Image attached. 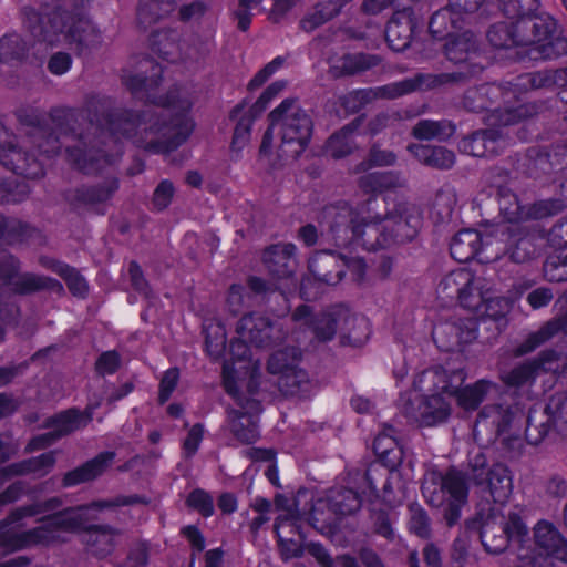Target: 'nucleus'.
Returning a JSON list of instances; mask_svg holds the SVG:
<instances>
[{
    "label": "nucleus",
    "mask_w": 567,
    "mask_h": 567,
    "mask_svg": "<svg viewBox=\"0 0 567 567\" xmlns=\"http://www.w3.org/2000/svg\"><path fill=\"white\" fill-rule=\"evenodd\" d=\"M218 506L224 513L229 514L236 509L237 501L234 495L224 494L219 497Z\"/></svg>",
    "instance_id": "052dcab7"
},
{
    "label": "nucleus",
    "mask_w": 567,
    "mask_h": 567,
    "mask_svg": "<svg viewBox=\"0 0 567 567\" xmlns=\"http://www.w3.org/2000/svg\"><path fill=\"white\" fill-rule=\"evenodd\" d=\"M18 43V38L4 37L0 40V59L3 61L11 60V49Z\"/></svg>",
    "instance_id": "6e6d98bb"
},
{
    "label": "nucleus",
    "mask_w": 567,
    "mask_h": 567,
    "mask_svg": "<svg viewBox=\"0 0 567 567\" xmlns=\"http://www.w3.org/2000/svg\"><path fill=\"white\" fill-rule=\"evenodd\" d=\"M112 458L113 453H103L99 455L82 467L70 472L64 478L65 484L75 485L95 478L109 466Z\"/></svg>",
    "instance_id": "393cba45"
},
{
    "label": "nucleus",
    "mask_w": 567,
    "mask_h": 567,
    "mask_svg": "<svg viewBox=\"0 0 567 567\" xmlns=\"http://www.w3.org/2000/svg\"><path fill=\"white\" fill-rule=\"evenodd\" d=\"M553 298L551 292L546 288L536 289L528 295V302L535 309L547 305Z\"/></svg>",
    "instance_id": "3c124183"
},
{
    "label": "nucleus",
    "mask_w": 567,
    "mask_h": 567,
    "mask_svg": "<svg viewBox=\"0 0 567 567\" xmlns=\"http://www.w3.org/2000/svg\"><path fill=\"white\" fill-rule=\"evenodd\" d=\"M473 478L477 484L486 483V487L495 503L507 501L513 489L509 471L502 464L495 465L486 472L483 467L473 468Z\"/></svg>",
    "instance_id": "2eb2a0df"
},
{
    "label": "nucleus",
    "mask_w": 567,
    "mask_h": 567,
    "mask_svg": "<svg viewBox=\"0 0 567 567\" xmlns=\"http://www.w3.org/2000/svg\"><path fill=\"white\" fill-rule=\"evenodd\" d=\"M284 60L281 58H276L271 62H269L262 70H260L249 82L248 89L254 91L261 86L268 78H270L274 73H276L280 66L282 65Z\"/></svg>",
    "instance_id": "ea45409f"
},
{
    "label": "nucleus",
    "mask_w": 567,
    "mask_h": 567,
    "mask_svg": "<svg viewBox=\"0 0 567 567\" xmlns=\"http://www.w3.org/2000/svg\"><path fill=\"white\" fill-rule=\"evenodd\" d=\"M423 494L432 506L443 509L447 524L453 525L460 518L461 508L466 503L467 483L461 472L451 470L443 477L439 489L425 484Z\"/></svg>",
    "instance_id": "6e6552de"
},
{
    "label": "nucleus",
    "mask_w": 567,
    "mask_h": 567,
    "mask_svg": "<svg viewBox=\"0 0 567 567\" xmlns=\"http://www.w3.org/2000/svg\"><path fill=\"white\" fill-rule=\"evenodd\" d=\"M206 350L210 357L218 358L225 350V329L219 323L205 326Z\"/></svg>",
    "instance_id": "72a5a7b5"
},
{
    "label": "nucleus",
    "mask_w": 567,
    "mask_h": 567,
    "mask_svg": "<svg viewBox=\"0 0 567 567\" xmlns=\"http://www.w3.org/2000/svg\"><path fill=\"white\" fill-rule=\"evenodd\" d=\"M439 292L446 298H457L462 307L473 311L478 317L498 320L511 309L505 298H491L483 291L482 279L475 278L466 268L450 272L439 285Z\"/></svg>",
    "instance_id": "20e7f679"
},
{
    "label": "nucleus",
    "mask_w": 567,
    "mask_h": 567,
    "mask_svg": "<svg viewBox=\"0 0 567 567\" xmlns=\"http://www.w3.org/2000/svg\"><path fill=\"white\" fill-rule=\"evenodd\" d=\"M310 134V117L293 102L284 101L270 114V125L262 137L260 154L268 155L278 146L280 155L298 156L305 150Z\"/></svg>",
    "instance_id": "7ed1b4c3"
},
{
    "label": "nucleus",
    "mask_w": 567,
    "mask_h": 567,
    "mask_svg": "<svg viewBox=\"0 0 567 567\" xmlns=\"http://www.w3.org/2000/svg\"><path fill=\"white\" fill-rule=\"evenodd\" d=\"M555 425L558 431L567 435V398L559 406L558 415L555 420Z\"/></svg>",
    "instance_id": "bf43d9fd"
},
{
    "label": "nucleus",
    "mask_w": 567,
    "mask_h": 567,
    "mask_svg": "<svg viewBox=\"0 0 567 567\" xmlns=\"http://www.w3.org/2000/svg\"><path fill=\"white\" fill-rule=\"evenodd\" d=\"M189 507L197 509L204 516H210L214 511L212 497L204 491H194L187 498Z\"/></svg>",
    "instance_id": "4c0bfd02"
},
{
    "label": "nucleus",
    "mask_w": 567,
    "mask_h": 567,
    "mask_svg": "<svg viewBox=\"0 0 567 567\" xmlns=\"http://www.w3.org/2000/svg\"><path fill=\"white\" fill-rule=\"evenodd\" d=\"M520 25L534 28V38L518 42L506 24H498L489 30L488 40L496 48L526 47L523 52L530 60L553 59L567 52V40L550 32L553 21L528 18L522 20Z\"/></svg>",
    "instance_id": "423d86ee"
},
{
    "label": "nucleus",
    "mask_w": 567,
    "mask_h": 567,
    "mask_svg": "<svg viewBox=\"0 0 567 567\" xmlns=\"http://www.w3.org/2000/svg\"><path fill=\"white\" fill-rule=\"evenodd\" d=\"M276 533L279 539V546L281 549V554L285 559H289L292 557H297L301 555L302 551V544H301V536L299 535L298 539L295 538H286L284 536L285 529L289 528L290 532L297 530V522L293 514L290 515H280L277 518L276 523Z\"/></svg>",
    "instance_id": "b1692460"
},
{
    "label": "nucleus",
    "mask_w": 567,
    "mask_h": 567,
    "mask_svg": "<svg viewBox=\"0 0 567 567\" xmlns=\"http://www.w3.org/2000/svg\"><path fill=\"white\" fill-rule=\"evenodd\" d=\"M328 215L331 217L338 218V221L332 227V230L337 233V237H340L339 233H344L346 235L348 233H351V227L349 228L348 226H346L344 228H342L343 225L348 220L351 221V217H353V213L350 208L343 206L338 212H337V209L332 208V209H329Z\"/></svg>",
    "instance_id": "37998d69"
},
{
    "label": "nucleus",
    "mask_w": 567,
    "mask_h": 567,
    "mask_svg": "<svg viewBox=\"0 0 567 567\" xmlns=\"http://www.w3.org/2000/svg\"><path fill=\"white\" fill-rule=\"evenodd\" d=\"M223 553L219 549H213L206 554V567H220Z\"/></svg>",
    "instance_id": "0e129e2a"
},
{
    "label": "nucleus",
    "mask_w": 567,
    "mask_h": 567,
    "mask_svg": "<svg viewBox=\"0 0 567 567\" xmlns=\"http://www.w3.org/2000/svg\"><path fill=\"white\" fill-rule=\"evenodd\" d=\"M336 319H333L331 315H327L318 320L315 327V333L321 340H330L336 333Z\"/></svg>",
    "instance_id": "c03bdc74"
},
{
    "label": "nucleus",
    "mask_w": 567,
    "mask_h": 567,
    "mask_svg": "<svg viewBox=\"0 0 567 567\" xmlns=\"http://www.w3.org/2000/svg\"><path fill=\"white\" fill-rule=\"evenodd\" d=\"M285 86V82L277 81L267 87L254 106L247 109L246 103H243L234 109L231 117L237 121V124L231 141L233 152L240 153L249 144L255 116L261 113Z\"/></svg>",
    "instance_id": "9d476101"
},
{
    "label": "nucleus",
    "mask_w": 567,
    "mask_h": 567,
    "mask_svg": "<svg viewBox=\"0 0 567 567\" xmlns=\"http://www.w3.org/2000/svg\"><path fill=\"white\" fill-rule=\"evenodd\" d=\"M300 237L307 245H312L317 240V230L313 226H305L300 231Z\"/></svg>",
    "instance_id": "69168bd1"
},
{
    "label": "nucleus",
    "mask_w": 567,
    "mask_h": 567,
    "mask_svg": "<svg viewBox=\"0 0 567 567\" xmlns=\"http://www.w3.org/2000/svg\"><path fill=\"white\" fill-rule=\"evenodd\" d=\"M394 161H395V156L393 153L386 152V151L373 150L371 152V159H370L371 163L369 164V167H371L372 165H374V166L391 165L394 163Z\"/></svg>",
    "instance_id": "603ef678"
},
{
    "label": "nucleus",
    "mask_w": 567,
    "mask_h": 567,
    "mask_svg": "<svg viewBox=\"0 0 567 567\" xmlns=\"http://www.w3.org/2000/svg\"><path fill=\"white\" fill-rule=\"evenodd\" d=\"M105 503H95L90 506L72 508L48 517L42 525L31 532L23 534H12L10 540L6 543L12 550L20 549L35 544H50L55 540H64L63 534L78 530L90 529L93 527L89 520L96 519V513L101 511Z\"/></svg>",
    "instance_id": "39448f33"
},
{
    "label": "nucleus",
    "mask_w": 567,
    "mask_h": 567,
    "mask_svg": "<svg viewBox=\"0 0 567 567\" xmlns=\"http://www.w3.org/2000/svg\"><path fill=\"white\" fill-rule=\"evenodd\" d=\"M128 85L138 99H145L167 111H175L177 116L188 111L192 105V101L178 89L168 92L165 97L159 95L162 87L155 79H132Z\"/></svg>",
    "instance_id": "f8f14e48"
},
{
    "label": "nucleus",
    "mask_w": 567,
    "mask_h": 567,
    "mask_svg": "<svg viewBox=\"0 0 567 567\" xmlns=\"http://www.w3.org/2000/svg\"><path fill=\"white\" fill-rule=\"evenodd\" d=\"M329 503L336 513L350 514L361 506L362 499L359 493L352 488L342 492L333 489L329 496Z\"/></svg>",
    "instance_id": "c756f323"
},
{
    "label": "nucleus",
    "mask_w": 567,
    "mask_h": 567,
    "mask_svg": "<svg viewBox=\"0 0 567 567\" xmlns=\"http://www.w3.org/2000/svg\"><path fill=\"white\" fill-rule=\"evenodd\" d=\"M202 437H203L202 426H199V425L193 426L189 430L188 435L184 441V444H183L184 452L188 455L194 454L196 452V450L198 449Z\"/></svg>",
    "instance_id": "de8ad7c7"
},
{
    "label": "nucleus",
    "mask_w": 567,
    "mask_h": 567,
    "mask_svg": "<svg viewBox=\"0 0 567 567\" xmlns=\"http://www.w3.org/2000/svg\"><path fill=\"white\" fill-rule=\"evenodd\" d=\"M417 226V217L403 218L400 216L396 218L394 216H388L383 220L382 225H378L375 221L365 223L364 218H359V215L357 214L351 217L352 243H361V245L368 250H374L389 243V239L384 234H382V239H380L379 236L390 227H395V237L403 239L412 237Z\"/></svg>",
    "instance_id": "0eeeda50"
},
{
    "label": "nucleus",
    "mask_w": 567,
    "mask_h": 567,
    "mask_svg": "<svg viewBox=\"0 0 567 567\" xmlns=\"http://www.w3.org/2000/svg\"><path fill=\"white\" fill-rule=\"evenodd\" d=\"M465 373L461 368L429 369L412 381V389L400 394V408L422 425H435L450 414L447 398L455 395L464 410H474L495 386L481 380L461 389Z\"/></svg>",
    "instance_id": "f257e3e1"
},
{
    "label": "nucleus",
    "mask_w": 567,
    "mask_h": 567,
    "mask_svg": "<svg viewBox=\"0 0 567 567\" xmlns=\"http://www.w3.org/2000/svg\"><path fill=\"white\" fill-rule=\"evenodd\" d=\"M395 185V178L390 173L372 172L365 175L361 181V186L365 192H382Z\"/></svg>",
    "instance_id": "f704fd0d"
},
{
    "label": "nucleus",
    "mask_w": 567,
    "mask_h": 567,
    "mask_svg": "<svg viewBox=\"0 0 567 567\" xmlns=\"http://www.w3.org/2000/svg\"><path fill=\"white\" fill-rule=\"evenodd\" d=\"M353 147V128L344 127L332 135L327 143L326 152L332 157H342L351 152Z\"/></svg>",
    "instance_id": "2f4dec72"
},
{
    "label": "nucleus",
    "mask_w": 567,
    "mask_h": 567,
    "mask_svg": "<svg viewBox=\"0 0 567 567\" xmlns=\"http://www.w3.org/2000/svg\"><path fill=\"white\" fill-rule=\"evenodd\" d=\"M503 145V137L491 130L474 133L471 137L462 140L460 150L468 155L482 157L496 154Z\"/></svg>",
    "instance_id": "f3484780"
},
{
    "label": "nucleus",
    "mask_w": 567,
    "mask_h": 567,
    "mask_svg": "<svg viewBox=\"0 0 567 567\" xmlns=\"http://www.w3.org/2000/svg\"><path fill=\"white\" fill-rule=\"evenodd\" d=\"M341 9V3L339 1H326L319 3L312 13L306 17L301 21V27L306 31H310L315 29L317 25L330 20L333 18Z\"/></svg>",
    "instance_id": "7c9ffc66"
},
{
    "label": "nucleus",
    "mask_w": 567,
    "mask_h": 567,
    "mask_svg": "<svg viewBox=\"0 0 567 567\" xmlns=\"http://www.w3.org/2000/svg\"><path fill=\"white\" fill-rule=\"evenodd\" d=\"M566 358L558 355L555 352L545 353L537 364H523L513 369L508 373H503V381L511 386H518L529 382L537 377L542 371L553 373H564Z\"/></svg>",
    "instance_id": "4468645a"
},
{
    "label": "nucleus",
    "mask_w": 567,
    "mask_h": 567,
    "mask_svg": "<svg viewBox=\"0 0 567 567\" xmlns=\"http://www.w3.org/2000/svg\"><path fill=\"white\" fill-rule=\"evenodd\" d=\"M120 364V359L116 352L107 351L99 358L96 369L100 373H113Z\"/></svg>",
    "instance_id": "a18cd8bd"
},
{
    "label": "nucleus",
    "mask_w": 567,
    "mask_h": 567,
    "mask_svg": "<svg viewBox=\"0 0 567 567\" xmlns=\"http://www.w3.org/2000/svg\"><path fill=\"white\" fill-rule=\"evenodd\" d=\"M310 551L322 565L330 567L329 555L322 546L318 544H310Z\"/></svg>",
    "instance_id": "e2e57ef3"
},
{
    "label": "nucleus",
    "mask_w": 567,
    "mask_h": 567,
    "mask_svg": "<svg viewBox=\"0 0 567 567\" xmlns=\"http://www.w3.org/2000/svg\"><path fill=\"white\" fill-rule=\"evenodd\" d=\"M545 276L550 281L567 280V247L559 255L549 257L544 265Z\"/></svg>",
    "instance_id": "473e14b6"
},
{
    "label": "nucleus",
    "mask_w": 567,
    "mask_h": 567,
    "mask_svg": "<svg viewBox=\"0 0 567 567\" xmlns=\"http://www.w3.org/2000/svg\"><path fill=\"white\" fill-rule=\"evenodd\" d=\"M424 558L430 566H436L440 560L439 550L432 545L426 546L424 548Z\"/></svg>",
    "instance_id": "338daca9"
},
{
    "label": "nucleus",
    "mask_w": 567,
    "mask_h": 567,
    "mask_svg": "<svg viewBox=\"0 0 567 567\" xmlns=\"http://www.w3.org/2000/svg\"><path fill=\"white\" fill-rule=\"evenodd\" d=\"M336 261H337V258L333 255L327 254V252H321V254L317 255L316 258L310 261L309 267L318 280L329 284V285H334L342 278L343 270L339 269L336 272V275H332L331 272L321 274V272L317 271L316 264L319 262L326 267V266H330L332 262H336Z\"/></svg>",
    "instance_id": "c9c22d12"
},
{
    "label": "nucleus",
    "mask_w": 567,
    "mask_h": 567,
    "mask_svg": "<svg viewBox=\"0 0 567 567\" xmlns=\"http://www.w3.org/2000/svg\"><path fill=\"white\" fill-rule=\"evenodd\" d=\"M373 450L386 467L394 468L401 462L402 451L393 436L392 427L385 429L375 437Z\"/></svg>",
    "instance_id": "5701e85b"
},
{
    "label": "nucleus",
    "mask_w": 567,
    "mask_h": 567,
    "mask_svg": "<svg viewBox=\"0 0 567 567\" xmlns=\"http://www.w3.org/2000/svg\"><path fill=\"white\" fill-rule=\"evenodd\" d=\"M274 327L261 316H245L237 326V338L230 343V358L223 368L226 391L237 394L238 382L254 378L259 363L252 359L251 346L259 348L266 344Z\"/></svg>",
    "instance_id": "f03ea898"
},
{
    "label": "nucleus",
    "mask_w": 567,
    "mask_h": 567,
    "mask_svg": "<svg viewBox=\"0 0 567 567\" xmlns=\"http://www.w3.org/2000/svg\"><path fill=\"white\" fill-rule=\"evenodd\" d=\"M65 40L72 45L75 44L80 53L86 48L96 45L100 42V34L86 19H78L68 27V32L64 35Z\"/></svg>",
    "instance_id": "4be33fe9"
},
{
    "label": "nucleus",
    "mask_w": 567,
    "mask_h": 567,
    "mask_svg": "<svg viewBox=\"0 0 567 567\" xmlns=\"http://www.w3.org/2000/svg\"><path fill=\"white\" fill-rule=\"evenodd\" d=\"M482 235L474 229L457 233L451 243V255L460 262H467L480 254Z\"/></svg>",
    "instance_id": "aec40b11"
},
{
    "label": "nucleus",
    "mask_w": 567,
    "mask_h": 567,
    "mask_svg": "<svg viewBox=\"0 0 567 567\" xmlns=\"http://www.w3.org/2000/svg\"><path fill=\"white\" fill-rule=\"evenodd\" d=\"M54 462L52 453H44L39 457L22 463L16 470L17 473H34L37 475H43L52 466Z\"/></svg>",
    "instance_id": "e433bc0d"
},
{
    "label": "nucleus",
    "mask_w": 567,
    "mask_h": 567,
    "mask_svg": "<svg viewBox=\"0 0 567 567\" xmlns=\"http://www.w3.org/2000/svg\"><path fill=\"white\" fill-rule=\"evenodd\" d=\"M179 373L176 369H169L165 372L159 384V400L162 403L168 400L172 392L174 391Z\"/></svg>",
    "instance_id": "79ce46f5"
},
{
    "label": "nucleus",
    "mask_w": 567,
    "mask_h": 567,
    "mask_svg": "<svg viewBox=\"0 0 567 567\" xmlns=\"http://www.w3.org/2000/svg\"><path fill=\"white\" fill-rule=\"evenodd\" d=\"M194 123L188 118H176L173 124H159L157 121L150 126H145V138L141 143L157 152H167L183 141L192 133Z\"/></svg>",
    "instance_id": "9b49d317"
},
{
    "label": "nucleus",
    "mask_w": 567,
    "mask_h": 567,
    "mask_svg": "<svg viewBox=\"0 0 567 567\" xmlns=\"http://www.w3.org/2000/svg\"><path fill=\"white\" fill-rule=\"evenodd\" d=\"M481 0H450L449 8L437 11L433 14L430 21V30L435 35H443L442 24L446 19H451L452 24H455V20L452 18L454 14H458L461 11L471 12L474 11Z\"/></svg>",
    "instance_id": "a878e982"
},
{
    "label": "nucleus",
    "mask_w": 567,
    "mask_h": 567,
    "mask_svg": "<svg viewBox=\"0 0 567 567\" xmlns=\"http://www.w3.org/2000/svg\"><path fill=\"white\" fill-rule=\"evenodd\" d=\"M474 49L473 34L468 32L461 35L450 34L445 45L446 56L456 63L467 60Z\"/></svg>",
    "instance_id": "c85d7f7f"
},
{
    "label": "nucleus",
    "mask_w": 567,
    "mask_h": 567,
    "mask_svg": "<svg viewBox=\"0 0 567 567\" xmlns=\"http://www.w3.org/2000/svg\"><path fill=\"white\" fill-rule=\"evenodd\" d=\"M204 6L199 2L185 6L181 9V17L183 20H189L195 17H199L204 12Z\"/></svg>",
    "instance_id": "4d7b16f0"
},
{
    "label": "nucleus",
    "mask_w": 567,
    "mask_h": 567,
    "mask_svg": "<svg viewBox=\"0 0 567 567\" xmlns=\"http://www.w3.org/2000/svg\"><path fill=\"white\" fill-rule=\"evenodd\" d=\"M409 150L416 158L430 166L449 168L454 163V154L443 147L414 144L411 145Z\"/></svg>",
    "instance_id": "bb28decb"
},
{
    "label": "nucleus",
    "mask_w": 567,
    "mask_h": 567,
    "mask_svg": "<svg viewBox=\"0 0 567 567\" xmlns=\"http://www.w3.org/2000/svg\"><path fill=\"white\" fill-rule=\"evenodd\" d=\"M410 529L421 537L429 534V520L425 512L419 505L410 506Z\"/></svg>",
    "instance_id": "58836bf2"
},
{
    "label": "nucleus",
    "mask_w": 567,
    "mask_h": 567,
    "mask_svg": "<svg viewBox=\"0 0 567 567\" xmlns=\"http://www.w3.org/2000/svg\"><path fill=\"white\" fill-rule=\"evenodd\" d=\"M296 247L292 244H279L270 247L264 254V260L269 269L278 276H285L290 267Z\"/></svg>",
    "instance_id": "cd10ccee"
},
{
    "label": "nucleus",
    "mask_w": 567,
    "mask_h": 567,
    "mask_svg": "<svg viewBox=\"0 0 567 567\" xmlns=\"http://www.w3.org/2000/svg\"><path fill=\"white\" fill-rule=\"evenodd\" d=\"M68 285L75 295L82 296L86 291V282L82 278L74 277Z\"/></svg>",
    "instance_id": "774afa93"
},
{
    "label": "nucleus",
    "mask_w": 567,
    "mask_h": 567,
    "mask_svg": "<svg viewBox=\"0 0 567 567\" xmlns=\"http://www.w3.org/2000/svg\"><path fill=\"white\" fill-rule=\"evenodd\" d=\"M392 0H365L363 2V10L367 13L375 14L386 8Z\"/></svg>",
    "instance_id": "13d9d810"
},
{
    "label": "nucleus",
    "mask_w": 567,
    "mask_h": 567,
    "mask_svg": "<svg viewBox=\"0 0 567 567\" xmlns=\"http://www.w3.org/2000/svg\"><path fill=\"white\" fill-rule=\"evenodd\" d=\"M71 66V58L65 53H58L53 55L49 62V69L56 75L64 74Z\"/></svg>",
    "instance_id": "09e8293b"
},
{
    "label": "nucleus",
    "mask_w": 567,
    "mask_h": 567,
    "mask_svg": "<svg viewBox=\"0 0 567 567\" xmlns=\"http://www.w3.org/2000/svg\"><path fill=\"white\" fill-rule=\"evenodd\" d=\"M412 19L410 11H402L395 13V16L390 20L385 35L389 42V45L394 51L404 50L411 40L412 35Z\"/></svg>",
    "instance_id": "6ab92c4d"
},
{
    "label": "nucleus",
    "mask_w": 567,
    "mask_h": 567,
    "mask_svg": "<svg viewBox=\"0 0 567 567\" xmlns=\"http://www.w3.org/2000/svg\"><path fill=\"white\" fill-rule=\"evenodd\" d=\"M240 412L230 413L231 430L234 434L245 443H252L258 437V429L255 417L260 412V405L255 400H248L246 404L239 403Z\"/></svg>",
    "instance_id": "dca6fc26"
},
{
    "label": "nucleus",
    "mask_w": 567,
    "mask_h": 567,
    "mask_svg": "<svg viewBox=\"0 0 567 567\" xmlns=\"http://www.w3.org/2000/svg\"><path fill=\"white\" fill-rule=\"evenodd\" d=\"M413 134L420 140L441 137V124L433 121H421L414 127Z\"/></svg>",
    "instance_id": "a19ab883"
},
{
    "label": "nucleus",
    "mask_w": 567,
    "mask_h": 567,
    "mask_svg": "<svg viewBox=\"0 0 567 567\" xmlns=\"http://www.w3.org/2000/svg\"><path fill=\"white\" fill-rule=\"evenodd\" d=\"M477 337V322L473 318L455 321L439 322L433 328V339L442 350H452L467 343Z\"/></svg>",
    "instance_id": "ddd939ff"
},
{
    "label": "nucleus",
    "mask_w": 567,
    "mask_h": 567,
    "mask_svg": "<svg viewBox=\"0 0 567 567\" xmlns=\"http://www.w3.org/2000/svg\"><path fill=\"white\" fill-rule=\"evenodd\" d=\"M183 534L198 551L204 548V539L196 527L187 526L183 529Z\"/></svg>",
    "instance_id": "5fc2aeb1"
},
{
    "label": "nucleus",
    "mask_w": 567,
    "mask_h": 567,
    "mask_svg": "<svg viewBox=\"0 0 567 567\" xmlns=\"http://www.w3.org/2000/svg\"><path fill=\"white\" fill-rule=\"evenodd\" d=\"M91 414H80L75 410H71L59 414L52 422L53 433H47L43 436L34 439L31 443L34 446H45L51 443L55 436L74 431L85 425L91 420Z\"/></svg>",
    "instance_id": "a211bd4d"
},
{
    "label": "nucleus",
    "mask_w": 567,
    "mask_h": 567,
    "mask_svg": "<svg viewBox=\"0 0 567 567\" xmlns=\"http://www.w3.org/2000/svg\"><path fill=\"white\" fill-rule=\"evenodd\" d=\"M173 195V185L169 182H162L154 193V204L157 208H165Z\"/></svg>",
    "instance_id": "49530a36"
},
{
    "label": "nucleus",
    "mask_w": 567,
    "mask_h": 567,
    "mask_svg": "<svg viewBox=\"0 0 567 567\" xmlns=\"http://www.w3.org/2000/svg\"><path fill=\"white\" fill-rule=\"evenodd\" d=\"M342 266H347L348 270L351 271L353 279L360 280L364 274V264L359 258H348L346 255L340 257Z\"/></svg>",
    "instance_id": "8fccbe9b"
},
{
    "label": "nucleus",
    "mask_w": 567,
    "mask_h": 567,
    "mask_svg": "<svg viewBox=\"0 0 567 567\" xmlns=\"http://www.w3.org/2000/svg\"><path fill=\"white\" fill-rule=\"evenodd\" d=\"M530 241L527 238H519L517 247L511 251V258L517 262H522L530 256L528 250Z\"/></svg>",
    "instance_id": "864d4df0"
},
{
    "label": "nucleus",
    "mask_w": 567,
    "mask_h": 567,
    "mask_svg": "<svg viewBox=\"0 0 567 567\" xmlns=\"http://www.w3.org/2000/svg\"><path fill=\"white\" fill-rule=\"evenodd\" d=\"M300 352L296 348L275 351L269 361L268 370L279 375V386L288 394H305L308 391V375L298 369Z\"/></svg>",
    "instance_id": "1a4fd4ad"
},
{
    "label": "nucleus",
    "mask_w": 567,
    "mask_h": 567,
    "mask_svg": "<svg viewBox=\"0 0 567 567\" xmlns=\"http://www.w3.org/2000/svg\"><path fill=\"white\" fill-rule=\"evenodd\" d=\"M351 406L359 413H367L371 410L372 404L363 396H354L351 399Z\"/></svg>",
    "instance_id": "680f3d73"
},
{
    "label": "nucleus",
    "mask_w": 567,
    "mask_h": 567,
    "mask_svg": "<svg viewBox=\"0 0 567 567\" xmlns=\"http://www.w3.org/2000/svg\"><path fill=\"white\" fill-rule=\"evenodd\" d=\"M503 218L509 224H517L527 218H542L551 214V210L544 207L543 204L535 205L526 209L522 207L514 195L504 196L499 203Z\"/></svg>",
    "instance_id": "412c9836"
}]
</instances>
